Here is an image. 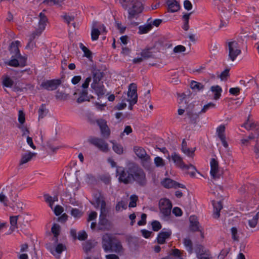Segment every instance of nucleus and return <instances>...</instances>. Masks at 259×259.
Masks as SVG:
<instances>
[{"label": "nucleus", "mask_w": 259, "mask_h": 259, "mask_svg": "<svg viewBox=\"0 0 259 259\" xmlns=\"http://www.w3.org/2000/svg\"><path fill=\"white\" fill-rule=\"evenodd\" d=\"M203 247L201 245H199L198 248L199 249V250L198 251L196 250V252L197 253V257L198 259H212L211 255L208 253H203V250L202 252L201 251V248Z\"/></svg>", "instance_id": "nucleus-28"}, {"label": "nucleus", "mask_w": 259, "mask_h": 259, "mask_svg": "<svg viewBox=\"0 0 259 259\" xmlns=\"http://www.w3.org/2000/svg\"><path fill=\"white\" fill-rule=\"evenodd\" d=\"M133 171L126 169L122 166H117L116 175L120 183L128 184L133 183Z\"/></svg>", "instance_id": "nucleus-3"}, {"label": "nucleus", "mask_w": 259, "mask_h": 259, "mask_svg": "<svg viewBox=\"0 0 259 259\" xmlns=\"http://www.w3.org/2000/svg\"><path fill=\"white\" fill-rule=\"evenodd\" d=\"M191 88L194 90H197L200 91L203 89V85L199 82L195 81H192L191 83Z\"/></svg>", "instance_id": "nucleus-46"}, {"label": "nucleus", "mask_w": 259, "mask_h": 259, "mask_svg": "<svg viewBox=\"0 0 259 259\" xmlns=\"http://www.w3.org/2000/svg\"><path fill=\"white\" fill-rule=\"evenodd\" d=\"M137 88V85L134 83H132L128 85L127 92L128 99L127 100H132V104H136L137 102L138 95Z\"/></svg>", "instance_id": "nucleus-15"}, {"label": "nucleus", "mask_w": 259, "mask_h": 259, "mask_svg": "<svg viewBox=\"0 0 259 259\" xmlns=\"http://www.w3.org/2000/svg\"><path fill=\"white\" fill-rule=\"evenodd\" d=\"M141 56L143 59H148L153 56L152 53L150 51L149 49H145L143 50L141 53Z\"/></svg>", "instance_id": "nucleus-48"}, {"label": "nucleus", "mask_w": 259, "mask_h": 259, "mask_svg": "<svg viewBox=\"0 0 259 259\" xmlns=\"http://www.w3.org/2000/svg\"><path fill=\"white\" fill-rule=\"evenodd\" d=\"M54 212L56 215H59L63 211V208L59 205H56L54 209Z\"/></svg>", "instance_id": "nucleus-64"}, {"label": "nucleus", "mask_w": 259, "mask_h": 259, "mask_svg": "<svg viewBox=\"0 0 259 259\" xmlns=\"http://www.w3.org/2000/svg\"><path fill=\"white\" fill-rule=\"evenodd\" d=\"M89 142L103 152H107L109 150L108 143L103 139L91 137L89 139Z\"/></svg>", "instance_id": "nucleus-7"}, {"label": "nucleus", "mask_w": 259, "mask_h": 259, "mask_svg": "<svg viewBox=\"0 0 259 259\" xmlns=\"http://www.w3.org/2000/svg\"><path fill=\"white\" fill-rule=\"evenodd\" d=\"M229 75V69H226L224 71H223L221 74L219 76L222 80H227L228 77Z\"/></svg>", "instance_id": "nucleus-60"}, {"label": "nucleus", "mask_w": 259, "mask_h": 259, "mask_svg": "<svg viewBox=\"0 0 259 259\" xmlns=\"http://www.w3.org/2000/svg\"><path fill=\"white\" fill-rule=\"evenodd\" d=\"M113 144L112 149L113 151L118 154H122L123 153V148L122 145L111 141Z\"/></svg>", "instance_id": "nucleus-38"}, {"label": "nucleus", "mask_w": 259, "mask_h": 259, "mask_svg": "<svg viewBox=\"0 0 259 259\" xmlns=\"http://www.w3.org/2000/svg\"><path fill=\"white\" fill-rule=\"evenodd\" d=\"M211 91L214 93V99L218 100L221 95L222 90L219 85L212 86L211 88Z\"/></svg>", "instance_id": "nucleus-32"}, {"label": "nucleus", "mask_w": 259, "mask_h": 259, "mask_svg": "<svg viewBox=\"0 0 259 259\" xmlns=\"http://www.w3.org/2000/svg\"><path fill=\"white\" fill-rule=\"evenodd\" d=\"M184 244L189 253L191 254L193 253V244L192 241L189 238H185L183 241Z\"/></svg>", "instance_id": "nucleus-33"}, {"label": "nucleus", "mask_w": 259, "mask_h": 259, "mask_svg": "<svg viewBox=\"0 0 259 259\" xmlns=\"http://www.w3.org/2000/svg\"><path fill=\"white\" fill-rule=\"evenodd\" d=\"M126 208V204L123 201L119 202L116 205L115 209L117 211H121L122 209H125Z\"/></svg>", "instance_id": "nucleus-59"}, {"label": "nucleus", "mask_w": 259, "mask_h": 259, "mask_svg": "<svg viewBox=\"0 0 259 259\" xmlns=\"http://www.w3.org/2000/svg\"><path fill=\"white\" fill-rule=\"evenodd\" d=\"M167 158L169 160L171 159L175 165L182 169H192L193 171L190 172L189 174L192 177L194 176L195 171H196L195 166L191 164H186L183 161V158L179 154L176 152H173L171 155L168 154Z\"/></svg>", "instance_id": "nucleus-2"}, {"label": "nucleus", "mask_w": 259, "mask_h": 259, "mask_svg": "<svg viewBox=\"0 0 259 259\" xmlns=\"http://www.w3.org/2000/svg\"><path fill=\"white\" fill-rule=\"evenodd\" d=\"M227 49L228 50V57L232 61H234L239 55L241 51L238 42L234 39L228 40L226 42Z\"/></svg>", "instance_id": "nucleus-4"}, {"label": "nucleus", "mask_w": 259, "mask_h": 259, "mask_svg": "<svg viewBox=\"0 0 259 259\" xmlns=\"http://www.w3.org/2000/svg\"><path fill=\"white\" fill-rule=\"evenodd\" d=\"M38 119L43 118L48 113V110L46 108L45 104H42L38 109Z\"/></svg>", "instance_id": "nucleus-37"}, {"label": "nucleus", "mask_w": 259, "mask_h": 259, "mask_svg": "<svg viewBox=\"0 0 259 259\" xmlns=\"http://www.w3.org/2000/svg\"><path fill=\"white\" fill-rule=\"evenodd\" d=\"M36 154L35 153H32L31 152L22 154L19 161V166H21L30 161L33 157L35 156Z\"/></svg>", "instance_id": "nucleus-24"}, {"label": "nucleus", "mask_w": 259, "mask_h": 259, "mask_svg": "<svg viewBox=\"0 0 259 259\" xmlns=\"http://www.w3.org/2000/svg\"><path fill=\"white\" fill-rule=\"evenodd\" d=\"M134 1L135 0H119V2L123 8L126 10L128 9L133 3H134Z\"/></svg>", "instance_id": "nucleus-47"}, {"label": "nucleus", "mask_w": 259, "mask_h": 259, "mask_svg": "<svg viewBox=\"0 0 259 259\" xmlns=\"http://www.w3.org/2000/svg\"><path fill=\"white\" fill-rule=\"evenodd\" d=\"M154 163L157 167H162L164 165V162L163 159L160 157L155 158Z\"/></svg>", "instance_id": "nucleus-56"}, {"label": "nucleus", "mask_w": 259, "mask_h": 259, "mask_svg": "<svg viewBox=\"0 0 259 259\" xmlns=\"http://www.w3.org/2000/svg\"><path fill=\"white\" fill-rule=\"evenodd\" d=\"M101 134L103 135V136L105 138H108L110 135V130L107 126V125H106L105 126H104V127H102L100 128Z\"/></svg>", "instance_id": "nucleus-53"}, {"label": "nucleus", "mask_w": 259, "mask_h": 259, "mask_svg": "<svg viewBox=\"0 0 259 259\" xmlns=\"http://www.w3.org/2000/svg\"><path fill=\"white\" fill-rule=\"evenodd\" d=\"M161 184L162 186L167 189L178 187L185 188L183 184H179L169 178L164 179L161 181Z\"/></svg>", "instance_id": "nucleus-19"}, {"label": "nucleus", "mask_w": 259, "mask_h": 259, "mask_svg": "<svg viewBox=\"0 0 259 259\" xmlns=\"http://www.w3.org/2000/svg\"><path fill=\"white\" fill-rule=\"evenodd\" d=\"M259 218V211L254 215L252 219L248 220V225L250 228H254L257 223Z\"/></svg>", "instance_id": "nucleus-42"}, {"label": "nucleus", "mask_w": 259, "mask_h": 259, "mask_svg": "<svg viewBox=\"0 0 259 259\" xmlns=\"http://www.w3.org/2000/svg\"><path fill=\"white\" fill-rule=\"evenodd\" d=\"M95 206L96 208L100 207V217H107L108 213V209L106 207V202L102 197H98L96 199Z\"/></svg>", "instance_id": "nucleus-13"}, {"label": "nucleus", "mask_w": 259, "mask_h": 259, "mask_svg": "<svg viewBox=\"0 0 259 259\" xmlns=\"http://www.w3.org/2000/svg\"><path fill=\"white\" fill-rule=\"evenodd\" d=\"M190 221V229L193 232L200 231V226L198 222L197 218L195 215H191L189 218ZM201 233V236L203 237V233Z\"/></svg>", "instance_id": "nucleus-18"}, {"label": "nucleus", "mask_w": 259, "mask_h": 259, "mask_svg": "<svg viewBox=\"0 0 259 259\" xmlns=\"http://www.w3.org/2000/svg\"><path fill=\"white\" fill-rule=\"evenodd\" d=\"M232 239L234 241L238 240V236L237 235L238 230L236 227H232L231 229Z\"/></svg>", "instance_id": "nucleus-62"}, {"label": "nucleus", "mask_w": 259, "mask_h": 259, "mask_svg": "<svg viewBox=\"0 0 259 259\" xmlns=\"http://www.w3.org/2000/svg\"><path fill=\"white\" fill-rule=\"evenodd\" d=\"M48 249H49V250L50 251V252H51V253L53 255H55V251L56 252H57V253L58 254H60L64 250H66V247L65 246V245H63V244L62 243H59L58 244L56 248H55V250H53V249L51 247H48Z\"/></svg>", "instance_id": "nucleus-29"}, {"label": "nucleus", "mask_w": 259, "mask_h": 259, "mask_svg": "<svg viewBox=\"0 0 259 259\" xmlns=\"http://www.w3.org/2000/svg\"><path fill=\"white\" fill-rule=\"evenodd\" d=\"M18 121L21 124V125H23L25 121V115L22 110L19 111Z\"/></svg>", "instance_id": "nucleus-57"}, {"label": "nucleus", "mask_w": 259, "mask_h": 259, "mask_svg": "<svg viewBox=\"0 0 259 259\" xmlns=\"http://www.w3.org/2000/svg\"><path fill=\"white\" fill-rule=\"evenodd\" d=\"M51 231L53 234L54 237L55 238L56 242H57L58 236H59L60 232V225L57 224H54L51 228Z\"/></svg>", "instance_id": "nucleus-36"}, {"label": "nucleus", "mask_w": 259, "mask_h": 259, "mask_svg": "<svg viewBox=\"0 0 259 259\" xmlns=\"http://www.w3.org/2000/svg\"><path fill=\"white\" fill-rule=\"evenodd\" d=\"M79 47L84 53V56L89 58L91 56V52L82 43L79 44Z\"/></svg>", "instance_id": "nucleus-49"}, {"label": "nucleus", "mask_w": 259, "mask_h": 259, "mask_svg": "<svg viewBox=\"0 0 259 259\" xmlns=\"http://www.w3.org/2000/svg\"><path fill=\"white\" fill-rule=\"evenodd\" d=\"M128 12V18L132 19L136 15L140 13L142 11V4L138 0H135L131 6L127 9Z\"/></svg>", "instance_id": "nucleus-8"}, {"label": "nucleus", "mask_w": 259, "mask_h": 259, "mask_svg": "<svg viewBox=\"0 0 259 259\" xmlns=\"http://www.w3.org/2000/svg\"><path fill=\"white\" fill-rule=\"evenodd\" d=\"M23 203L20 201L14 202L13 204H12L11 207L13 210L16 212H21L23 210Z\"/></svg>", "instance_id": "nucleus-30"}, {"label": "nucleus", "mask_w": 259, "mask_h": 259, "mask_svg": "<svg viewBox=\"0 0 259 259\" xmlns=\"http://www.w3.org/2000/svg\"><path fill=\"white\" fill-rule=\"evenodd\" d=\"M44 198L45 201L49 204V206L53 209V206L54 202L53 201V197L51 196L49 194H45Z\"/></svg>", "instance_id": "nucleus-54"}, {"label": "nucleus", "mask_w": 259, "mask_h": 259, "mask_svg": "<svg viewBox=\"0 0 259 259\" xmlns=\"http://www.w3.org/2000/svg\"><path fill=\"white\" fill-rule=\"evenodd\" d=\"M172 204L167 199H161L159 201V209L160 213L162 215L163 219L165 221H168L170 218Z\"/></svg>", "instance_id": "nucleus-5"}, {"label": "nucleus", "mask_w": 259, "mask_h": 259, "mask_svg": "<svg viewBox=\"0 0 259 259\" xmlns=\"http://www.w3.org/2000/svg\"><path fill=\"white\" fill-rule=\"evenodd\" d=\"M60 79L47 80L42 81L40 87L48 91H54L61 84Z\"/></svg>", "instance_id": "nucleus-10"}, {"label": "nucleus", "mask_w": 259, "mask_h": 259, "mask_svg": "<svg viewBox=\"0 0 259 259\" xmlns=\"http://www.w3.org/2000/svg\"><path fill=\"white\" fill-rule=\"evenodd\" d=\"M215 105L213 103H209L206 105H205L199 113H205L209 109L215 108Z\"/></svg>", "instance_id": "nucleus-52"}, {"label": "nucleus", "mask_w": 259, "mask_h": 259, "mask_svg": "<svg viewBox=\"0 0 259 259\" xmlns=\"http://www.w3.org/2000/svg\"><path fill=\"white\" fill-rule=\"evenodd\" d=\"M36 19L38 20V24L37 26L35 27V30L29 36V42L26 46V49H32L34 48L35 43L33 40L41 35L45 29L48 21L47 16L42 12L39 13Z\"/></svg>", "instance_id": "nucleus-1"}, {"label": "nucleus", "mask_w": 259, "mask_h": 259, "mask_svg": "<svg viewBox=\"0 0 259 259\" xmlns=\"http://www.w3.org/2000/svg\"><path fill=\"white\" fill-rule=\"evenodd\" d=\"M193 108L194 106L191 105H189L186 108V117L185 119L186 120L187 119L190 123L195 124L197 122L199 115L194 112Z\"/></svg>", "instance_id": "nucleus-12"}, {"label": "nucleus", "mask_w": 259, "mask_h": 259, "mask_svg": "<svg viewBox=\"0 0 259 259\" xmlns=\"http://www.w3.org/2000/svg\"><path fill=\"white\" fill-rule=\"evenodd\" d=\"M19 215L11 217L10 218L11 227L10 229L12 232L14 231V230L17 227V221Z\"/></svg>", "instance_id": "nucleus-41"}, {"label": "nucleus", "mask_w": 259, "mask_h": 259, "mask_svg": "<svg viewBox=\"0 0 259 259\" xmlns=\"http://www.w3.org/2000/svg\"><path fill=\"white\" fill-rule=\"evenodd\" d=\"M114 239L109 234H105L102 238V247L105 252L109 251Z\"/></svg>", "instance_id": "nucleus-16"}, {"label": "nucleus", "mask_w": 259, "mask_h": 259, "mask_svg": "<svg viewBox=\"0 0 259 259\" xmlns=\"http://www.w3.org/2000/svg\"><path fill=\"white\" fill-rule=\"evenodd\" d=\"M70 212L72 217L77 219L80 218L83 214L82 212L77 208H72Z\"/></svg>", "instance_id": "nucleus-45"}, {"label": "nucleus", "mask_w": 259, "mask_h": 259, "mask_svg": "<svg viewBox=\"0 0 259 259\" xmlns=\"http://www.w3.org/2000/svg\"><path fill=\"white\" fill-rule=\"evenodd\" d=\"M91 86L100 98L103 97L106 93V90L102 83L92 82Z\"/></svg>", "instance_id": "nucleus-17"}, {"label": "nucleus", "mask_w": 259, "mask_h": 259, "mask_svg": "<svg viewBox=\"0 0 259 259\" xmlns=\"http://www.w3.org/2000/svg\"><path fill=\"white\" fill-rule=\"evenodd\" d=\"M111 246L112 247H111L110 251L115 252L119 255L123 254L124 249L120 241L114 239V241L111 244Z\"/></svg>", "instance_id": "nucleus-22"}, {"label": "nucleus", "mask_w": 259, "mask_h": 259, "mask_svg": "<svg viewBox=\"0 0 259 259\" xmlns=\"http://www.w3.org/2000/svg\"><path fill=\"white\" fill-rule=\"evenodd\" d=\"M100 34V31L98 29L93 27L91 31V38L92 40H96L98 39L99 35Z\"/></svg>", "instance_id": "nucleus-44"}, {"label": "nucleus", "mask_w": 259, "mask_h": 259, "mask_svg": "<svg viewBox=\"0 0 259 259\" xmlns=\"http://www.w3.org/2000/svg\"><path fill=\"white\" fill-rule=\"evenodd\" d=\"M93 82L95 83H100V81L103 77V74L99 70H95L93 72Z\"/></svg>", "instance_id": "nucleus-31"}, {"label": "nucleus", "mask_w": 259, "mask_h": 259, "mask_svg": "<svg viewBox=\"0 0 259 259\" xmlns=\"http://www.w3.org/2000/svg\"><path fill=\"white\" fill-rule=\"evenodd\" d=\"M134 151L143 162L149 163L150 162V156L147 154L145 150L143 147L135 146L134 147Z\"/></svg>", "instance_id": "nucleus-11"}, {"label": "nucleus", "mask_w": 259, "mask_h": 259, "mask_svg": "<svg viewBox=\"0 0 259 259\" xmlns=\"http://www.w3.org/2000/svg\"><path fill=\"white\" fill-rule=\"evenodd\" d=\"M64 1V0H44L42 3L48 6H52V5H59L60 3L63 2Z\"/></svg>", "instance_id": "nucleus-50"}, {"label": "nucleus", "mask_w": 259, "mask_h": 259, "mask_svg": "<svg viewBox=\"0 0 259 259\" xmlns=\"http://www.w3.org/2000/svg\"><path fill=\"white\" fill-rule=\"evenodd\" d=\"M166 4L168 6V11L169 12L174 13L180 9V5L176 0H167Z\"/></svg>", "instance_id": "nucleus-25"}, {"label": "nucleus", "mask_w": 259, "mask_h": 259, "mask_svg": "<svg viewBox=\"0 0 259 259\" xmlns=\"http://www.w3.org/2000/svg\"><path fill=\"white\" fill-rule=\"evenodd\" d=\"M88 237V235L84 231H81L78 233L77 239L79 240H84Z\"/></svg>", "instance_id": "nucleus-63"}, {"label": "nucleus", "mask_w": 259, "mask_h": 259, "mask_svg": "<svg viewBox=\"0 0 259 259\" xmlns=\"http://www.w3.org/2000/svg\"><path fill=\"white\" fill-rule=\"evenodd\" d=\"M8 65L13 67L21 66L24 67L25 65H22L20 59H19L16 57H12V59L9 61Z\"/></svg>", "instance_id": "nucleus-40"}, {"label": "nucleus", "mask_w": 259, "mask_h": 259, "mask_svg": "<svg viewBox=\"0 0 259 259\" xmlns=\"http://www.w3.org/2000/svg\"><path fill=\"white\" fill-rule=\"evenodd\" d=\"M191 14H192V13H186L185 15H184L183 16V19L184 20V24L183 28L185 31H187L189 28V18H190V16Z\"/></svg>", "instance_id": "nucleus-43"}, {"label": "nucleus", "mask_w": 259, "mask_h": 259, "mask_svg": "<svg viewBox=\"0 0 259 259\" xmlns=\"http://www.w3.org/2000/svg\"><path fill=\"white\" fill-rule=\"evenodd\" d=\"M20 42L19 41H15L11 44L10 47L11 53L14 55L12 57H16L19 59H20V62L22 65H26V58L25 57L21 56L20 51L18 49L19 45Z\"/></svg>", "instance_id": "nucleus-9"}, {"label": "nucleus", "mask_w": 259, "mask_h": 259, "mask_svg": "<svg viewBox=\"0 0 259 259\" xmlns=\"http://www.w3.org/2000/svg\"><path fill=\"white\" fill-rule=\"evenodd\" d=\"M182 151L188 157L193 158L194 155V152L196 150V148L190 149L189 148H184L181 149Z\"/></svg>", "instance_id": "nucleus-39"}, {"label": "nucleus", "mask_w": 259, "mask_h": 259, "mask_svg": "<svg viewBox=\"0 0 259 259\" xmlns=\"http://www.w3.org/2000/svg\"><path fill=\"white\" fill-rule=\"evenodd\" d=\"M88 90H83L80 93L79 98L77 100V103H81L85 101H89V99L88 97Z\"/></svg>", "instance_id": "nucleus-34"}, {"label": "nucleus", "mask_w": 259, "mask_h": 259, "mask_svg": "<svg viewBox=\"0 0 259 259\" xmlns=\"http://www.w3.org/2000/svg\"><path fill=\"white\" fill-rule=\"evenodd\" d=\"M133 182L140 186H145L147 182L146 174L141 168H137L133 171Z\"/></svg>", "instance_id": "nucleus-6"}, {"label": "nucleus", "mask_w": 259, "mask_h": 259, "mask_svg": "<svg viewBox=\"0 0 259 259\" xmlns=\"http://www.w3.org/2000/svg\"><path fill=\"white\" fill-rule=\"evenodd\" d=\"M242 126L244 127L246 130H250L255 127V124L252 122L249 119L242 125Z\"/></svg>", "instance_id": "nucleus-51"}, {"label": "nucleus", "mask_w": 259, "mask_h": 259, "mask_svg": "<svg viewBox=\"0 0 259 259\" xmlns=\"http://www.w3.org/2000/svg\"><path fill=\"white\" fill-rule=\"evenodd\" d=\"M151 225L154 231H158L161 228V225L158 221H154L152 222Z\"/></svg>", "instance_id": "nucleus-58"}, {"label": "nucleus", "mask_w": 259, "mask_h": 259, "mask_svg": "<svg viewBox=\"0 0 259 259\" xmlns=\"http://www.w3.org/2000/svg\"><path fill=\"white\" fill-rule=\"evenodd\" d=\"M152 28V25L151 23H149L148 24L142 25L139 26V33L140 34H144L149 32Z\"/></svg>", "instance_id": "nucleus-35"}, {"label": "nucleus", "mask_w": 259, "mask_h": 259, "mask_svg": "<svg viewBox=\"0 0 259 259\" xmlns=\"http://www.w3.org/2000/svg\"><path fill=\"white\" fill-rule=\"evenodd\" d=\"M171 232L170 230L167 231H161L158 235L157 237V242L159 244H164L165 240L170 236Z\"/></svg>", "instance_id": "nucleus-23"}, {"label": "nucleus", "mask_w": 259, "mask_h": 259, "mask_svg": "<svg viewBox=\"0 0 259 259\" xmlns=\"http://www.w3.org/2000/svg\"><path fill=\"white\" fill-rule=\"evenodd\" d=\"M111 228V224L110 221L105 217H99V222L98 228L100 230H109Z\"/></svg>", "instance_id": "nucleus-21"}, {"label": "nucleus", "mask_w": 259, "mask_h": 259, "mask_svg": "<svg viewBox=\"0 0 259 259\" xmlns=\"http://www.w3.org/2000/svg\"><path fill=\"white\" fill-rule=\"evenodd\" d=\"M213 206V218L218 219L220 217V211L222 209L223 206L221 201L216 202L214 200L212 201Z\"/></svg>", "instance_id": "nucleus-26"}, {"label": "nucleus", "mask_w": 259, "mask_h": 259, "mask_svg": "<svg viewBox=\"0 0 259 259\" xmlns=\"http://www.w3.org/2000/svg\"><path fill=\"white\" fill-rule=\"evenodd\" d=\"M210 175L214 179H219L221 176V172L219 168V163L214 158H211L210 161Z\"/></svg>", "instance_id": "nucleus-14"}, {"label": "nucleus", "mask_w": 259, "mask_h": 259, "mask_svg": "<svg viewBox=\"0 0 259 259\" xmlns=\"http://www.w3.org/2000/svg\"><path fill=\"white\" fill-rule=\"evenodd\" d=\"M138 200V197L136 195H132L130 197V202L129 203L130 207H134L136 206V202Z\"/></svg>", "instance_id": "nucleus-61"}, {"label": "nucleus", "mask_w": 259, "mask_h": 259, "mask_svg": "<svg viewBox=\"0 0 259 259\" xmlns=\"http://www.w3.org/2000/svg\"><path fill=\"white\" fill-rule=\"evenodd\" d=\"M97 242L95 240H88L83 243V249L86 253H88L97 245Z\"/></svg>", "instance_id": "nucleus-27"}, {"label": "nucleus", "mask_w": 259, "mask_h": 259, "mask_svg": "<svg viewBox=\"0 0 259 259\" xmlns=\"http://www.w3.org/2000/svg\"><path fill=\"white\" fill-rule=\"evenodd\" d=\"M3 83L6 87H11L13 85L14 81L10 77H6L4 79Z\"/></svg>", "instance_id": "nucleus-55"}, {"label": "nucleus", "mask_w": 259, "mask_h": 259, "mask_svg": "<svg viewBox=\"0 0 259 259\" xmlns=\"http://www.w3.org/2000/svg\"><path fill=\"white\" fill-rule=\"evenodd\" d=\"M225 126L224 125H221L217 128V135L221 141L223 146L225 148L228 147V144L226 140Z\"/></svg>", "instance_id": "nucleus-20"}]
</instances>
